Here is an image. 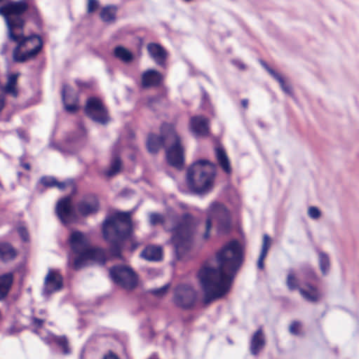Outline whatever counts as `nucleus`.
Returning a JSON list of instances; mask_svg holds the SVG:
<instances>
[{"label": "nucleus", "instance_id": "obj_20", "mask_svg": "<svg viewBox=\"0 0 359 359\" xmlns=\"http://www.w3.org/2000/svg\"><path fill=\"white\" fill-rule=\"evenodd\" d=\"M141 79V86L143 88L160 86L163 80L162 74L154 69H149L144 72Z\"/></svg>", "mask_w": 359, "mask_h": 359}, {"label": "nucleus", "instance_id": "obj_21", "mask_svg": "<svg viewBox=\"0 0 359 359\" xmlns=\"http://www.w3.org/2000/svg\"><path fill=\"white\" fill-rule=\"evenodd\" d=\"M165 140L166 137L163 135L149 133L146 143L149 153L155 155L158 153L161 149H165Z\"/></svg>", "mask_w": 359, "mask_h": 359}, {"label": "nucleus", "instance_id": "obj_32", "mask_svg": "<svg viewBox=\"0 0 359 359\" xmlns=\"http://www.w3.org/2000/svg\"><path fill=\"white\" fill-rule=\"evenodd\" d=\"M27 42V39H22L21 41H15L17 43L16 47L13 50V59L15 62H25L29 60V57L27 55L26 50L25 52H20V48L24 46L25 44Z\"/></svg>", "mask_w": 359, "mask_h": 359}, {"label": "nucleus", "instance_id": "obj_6", "mask_svg": "<svg viewBox=\"0 0 359 359\" xmlns=\"http://www.w3.org/2000/svg\"><path fill=\"white\" fill-rule=\"evenodd\" d=\"M86 144V133L84 127L80 124L79 130L66 135L62 144L51 142L49 145L64 155H74L84 147Z\"/></svg>", "mask_w": 359, "mask_h": 359}, {"label": "nucleus", "instance_id": "obj_57", "mask_svg": "<svg viewBox=\"0 0 359 359\" xmlns=\"http://www.w3.org/2000/svg\"><path fill=\"white\" fill-rule=\"evenodd\" d=\"M27 10H28L27 14L32 20L33 18H34L35 16L39 15L37 8L34 6L30 7L29 8H28Z\"/></svg>", "mask_w": 359, "mask_h": 359}, {"label": "nucleus", "instance_id": "obj_45", "mask_svg": "<svg viewBox=\"0 0 359 359\" xmlns=\"http://www.w3.org/2000/svg\"><path fill=\"white\" fill-rule=\"evenodd\" d=\"M169 288V285H165L160 288L153 289L150 290V292L156 297H162L165 295Z\"/></svg>", "mask_w": 359, "mask_h": 359}, {"label": "nucleus", "instance_id": "obj_8", "mask_svg": "<svg viewBox=\"0 0 359 359\" xmlns=\"http://www.w3.org/2000/svg\"><path fill=\"white\" fill-rule=\"evenodd\" d=\"M173 139L171 144L165 147L166 162L171 167L182 170L185 163L184 147L180 136L176 133H173Z\"/></svg>", "mask_w": 359, "mask_h": 359}, {"label": "nucleus", "instance_id": "obj_2", "mask_svg": "<svg viewBox=\"0 0 359 359\" xmlns=\"http://www.w3.org/2000/svg\"><path fill=\"white\" fill-rule=\"evenodd\" d=\"M132 214V211L116 210L107 215L101 225V233L109 247H140Z\"/></svg>", "mask_w": 359, "mask_h": 359}, {"label": "nucleus", "instance_id": "obj_13", "mask_svg": "<svg viewBox=\"0 0 359 359\" xmlns=\"http://www.w3.org/2000/svg\"><path fill=\"white\" fill-rule=\"evenodd\" d=\"M287 285L291 290L299 289L302 296L308 302H315L320 297L318 290L310 284H306V288L299 287L298 281L292 271H290L287 275Z\"/></svg>", "mask_w": 359, "mask_h": 359}, {"label": "nucleus", "instance_id": "obj_49", "mask_svg": "<svg viewBox=\"0 0 359 359\" xmlns=\"http://www.w3.org/2000/svg\"><path fill=\"white\" fill-rule=\"evenodd\" d=\"M18 231L23 242L26 243L29 241V233L25 227L20 226Z\"/></svg>", "mask_w": 359, "mask_h": 359}, {"label": "nucleus", "instance_id": "obj_58", "mask_svg": "<svg viewBox=\"0 0 359 359\" xmlns=\"http://www.w3.org/2000/svg\"><path fill=\"white\" fill-rule=\"evenodd\" d=\"M32 22L39 29H41L43 27V21L40 17V15H36L33 18Z\"/></svg>", "mask_w": 359, "mask_h": 359}, {"label": "nucleus", "instance_id": "obj_60", "mask_svg": "<svg viewBox=\"0 0 359 359\" xmlns=\"http://www.w3.org/2000/svg\"><path fill=\"white\" fill-rule=\"evenodd\" d=\"M232 63L240 70L245 69V65L238 60H233Z\"/></svg>", "mask_w": 359, "mask_h": 359}, {"label": "nucleus", "instance_id": "obj_16", "mask_svg": "<svg viewBox=\"0 0 359 359\" xmlns=\"http://www.w3.org/2000/svg\"><path fill=\"white\" fill-rule=\"evenodd\" d=\"M62 287V277L57 271L49 270L45 278L43 294H50Z\"/></svg>", "mask_w": 359, "mask_h": 359}, {"label": "nucleus", "instance_id": "obj_46", "mask_svg": "<svg viewBox=\"0 0 359 359\" xmlns=\"http://www.w3.org/2000/svg\"><path fill=\"white\" fill-rule=\"evenodd\" d=\"M0 15L4 18L5 21L11 16V11L9 10L8 2L0 6Z\"/></svg>", "mask_w": 359, "mask_h": 359}, {"label": "nucleus", "instance_id": "obj_51", "mask_svg": "<svg viewBox=\"0 0 359 359\" xmlns=\"http://www.w3.org/2000/svg\"><path fill=\"white\" fill-rule=\"evenodd\" d=\"M99 7V2L97 0H88V12L93 13L95 12Z\"/></svg>", "mask_w": 359, "mask_h": 359}, {"label": "nucleus", "instance_id": "obj_26", "mask_svg": "<svg viewBox=\"0 0 359 359\" xmlns=\"http://www.w3.org/2000/svg\"><path fill=\"white\" fill-rule=\"evenodd\" d=\"M114 56L124 63H130L135 59L133 52L121 45L116 46L114 48Z\"/></svg>", "mask_w": 359, "mask_h": 359}, {"label": "nucleus", "instance_id": "obj_3", "mask_svg": "<svg viewBox=\"0 0 359 359\" xmlns=\"http://www.w3.org/2000/svg\"><path fill=\"white\" fill-rule=\"evenodd\" d=\"M215 164L208 159L194 161L187 170L186 182L191 193L202 196L210 192L214 184Z\"/></svg>", "mask_w": 359, "mask_h": 359}, {"label": "nucleus", "instance_id": "obj_30", "mask_svg": "<svg viewBox=\"0 0 359 359\" xmlns=\"http://www.w3.org/2000/svg\"><path fill=\"white\" fill-rule=\"evenodd\" d=\"M11 16H22L27 11L28 4L25 0L8 2Z\"/></svg>", "mask_w": 359, "mask_h": 359}, {"label": "nucleus", "instance_id": "obj_42", "mask_svg": "<svg viewBox=\"0 0 359 359\" xmlns=\"http://www.w3.org/2000/svg\"><path fill=\"white\" fill-rule=\"evenodd\" d=\"M39 183L46 188H52L55 187L56 178L53 176L44 175L40 178Z\"/></svg>", "mask_w": 359, "mask_h": 359}, {"label": "nucleus", "instance_id": "obj_40", "mask_svg": "<svg viewBox=\"0 0 359 359\" xmlns=\"http://www.w3.org/2000/svg\"><path fill=\"white\" fill-rule=\"evenodd\" d=\"M52 339L62 348L65 354H68L69 353L67 347V339L65 337L53 335L52 336Z\"/></svg>", "mask_w": 359, "mask_h": 359}, {"label": "nucleus", "instance_id": "obj_17", "mask_svg": "<svg viewBox=\"0 0 359 359\" xmlns=\"http://www.w3.org/2000/svg\"><path fill=\"white\" fill-rule=\"evenodd\" d=\"M84 198L90 201V203H89L85 201L79 202L77 204L79 212L82 216H88L96 213L100 208V203L97 196L95 194H88L85 195Z\"/></svg>", "mask_w": 359, "mask_h": 359}, {"label": "nucleus", "instance_id": "obj_56", "mask_svg": "<svg viewBox=\"0 0 359 359\" xmlns=\"http://www.w3.org/2000/svg\"><path fill=\"white\" fill-rule=\"evenodd\" d=\"M71 180H67L66 182H58L56 180L55 187H57L60 190L64 191L65 188L71 184Z\"/></svg>", "mask_w": 359, "mask_h": 359}, {"label": "nucleus", "instance_id": "obj_5", "mask_svg": "<svg viewBox=\"0 0 359 359\" xmlns=\"http://www.w3.org/2000/svg\"><path fill=\"white\" fill-rule=\"evenodd\" d=\"M90 261L104 264L106 255L103 248H71L68 252V265L75 270L86 266Z\"/></svg>", "mask_w": 359, "mask_h": 359}, {"label": "nucleus", "instance_id": "obj_10", "mask_svg": "<svg viewBox=\"0 0 359 359\" xmlns=\"http://www.w3.org/2000/svg\"><path fill=\"white\" fill-rule=\"evenodd\" d=\"M85 114L93 121L101 124H106L109 119L107 109L102 100L94 96L87 100Z\"/></svg>", "mask_w": 359, "mask_h": 359}, {"label": "nucleus", "instance_id": "obj_41", "mask_svg": "<svg viewBox=\"0 0 359 359\" xmlns=\"http://www.w3.org/2000/svg\"><path fill=\"white\" fill-rule=\"evenodd\" d=\"M276 80L282 89V90L287 95L292 96V90L290 85L287 84L285 81L284 78L280 74L276 75V77L273 78Z\"/></svg>", "mask_w": 359, "mask_h": 359}, {"label": "nucleus", "instance_id": "obj_4", "mask_svg": "<svg viewBox=\"0 0 359 359\" xmlns=\"http://www.w3.org/2000/svg\"><path fill=\"white\" fill-rule=\"evenodd\" d=\"M197 225V219L191 213H183L167 230L171 233L168 243L172 247H191L194 241Z\"/></svg>", "mask_w": 359, "mask_h": 359}, {"label": "nucleus", "instance_id": "obj_37", "mask_svg": "<svg viewBox=\"0 0 359 359\" xmlns=\"http://www.w3.org/2000/svg\"><path fill=\"white\" fill-rule=\"evenodd\" d=\"M67 88V85L63 84L62 89V100L65 105V110L70 114H75L78 109L79 106L76 104H67L66 103V88Z\"/></svg>", "mask_w": 359, "mask_h": 359}, {"label": "nucleus", "instance_id": "obj_19", "mask_svg": "<svg viewBox=\"0 0 359 359\" xmlns=\"http://www.w3.org/2000/svg\"><path fill=\"white\" fill-rule=\"evenodd\" d=\"M67 241L69 247H94L88 234L77 229L70 231Z\"/></svg>", "mask_w": 359, "mask_h": 359}, {"label": "nucleus", "instance_id": "obj_33", "mask_svg": "<svg viewBox=\"0 0 359 359\" xmlns=\"http://www.w3.org/2000/svg\"><path fill=\"white\" fill-rule=\"evenodd\" d=\"M194 248H174L173 255L178 261L186 262L195 256Z\"/></svg>", "mask_w": 359, "mask_h": 359}, {"label": "nucleus", "instance_id": "obj_29", "mask_svg": "<svg viewBox=\"0 0 359 359\" xmlns=\"http://www.w3.org/2000/svg\"><path fill=\"white\" fill-rule=\"evenodd\" d=\"M13 280V276L11 273L0 276V300L3 299L8 294Z\"/></svg>", "mask_w": 359, "mask_h": 359}, {"label": "nucleus", "instance_id": "obj_34", "mask_svg": "<svg viewBox=\"0 0 359 359\" xmlns=\"http://www.w3.org/2000/svg\"><path fill=\"white\" fill-rule=\"evenodd\" d=\"M318 262L320 271L323 274H326L329 271L330 266V258L328 255L323 252L319 251Z\"/></svg>", "mask_w": 359, "mask_h": 359}, {"label": "nucleus", "instance_id": "obj_44", "mask_svg": "<svg viewBox=\"0 0 359 359\" xmlns=\"http://www.w3.org/2000/svg\"><path fill=\"white\" fill-rule=\"evenodd\" d=\"M268 250H269V248H262V250L259 254V258L257 260V268L259 270H263L264 268V260L268 255Z\"/></svg>", "mask_w": 359, "mask_h": 359}, {"label": "nucleus", "instance_id": "obj_35", "mask_svg": "<svg viewBox=\"0 0 359 359\" xmlns=\"http://www.w3.org/2000/svg\"><path fill=\"white\" fill-rule=\"evenodd\" d=\"M149 222L152 226L157 225H164L165 223V217L163 215L158 212H151L149 215Z\"/></svg>", "mask_w": 359, "mask_h": 359}, {"label": "nucleus", "instance_id": "obj_15", "mask_svg": "<svg viewBox=\"0 0 359 359\" xmlns=\"http://www.w3.org/2000/svg\"><path fill=\"white\" fill-rule=\"evenodd\" d=\"M189 127L196 137H206L209 135V121L203 116H192L190 118Z\"/></svg>", "mask_w": 359, "mask_h": 359}, {"label": "nucleus", "instance_id": "obj_1", "mask_svg": "<svg viewBox=\"0 0 359 359\" xmlns=\"http://www.w3.org/2000/svg\"><path fill=\"white\" fill-rule=\"evenodd\" d=\"M243 248H222L217 253L215 264L205 262L198 272L204 292V303L222 297L230 290L236 272L242 265Z\"/></svg>", "mask_w": 359, "mask_h": 359}, {"label": "nucleus", "instance_id": "obj_39", "mask_svg": "<svg viewBox=\"0 0 359 359\" xmlns=\"http://www.w3.org/2000/svg\"><path fill=\"white\" fill-rule=\"evenodd\" d=\"M122 249L123 248H103L106 255V261L109 257L122 260Z\"/></svg>", "mask_w": 359, "mask_h": 359}, {"label": "nucleus", "instance_id": "obj_36", "mask_svg": "<svg viewBox=\"0 0 359 359\" xmlns=\"http://www.w3.org/2000/svg\"><path fill=\"white\" fill-rule=\"evenodd\" d=\"M237 231L239 235V238L231 239L229 241L223 244L222 247H244V243H243V241L244 240V233L240 227L237 229Z\"/></svg>", "mask_w": 359, "mask_h": 359}, {"label": "nucleus", "instance_id": "obj_28", "mask_svg": "<svg viewBox=\"0 0 359 359\" xmlns=\"http://www.w3.org/2000/svg\"><path fill=\"white\" fill-rule=\"evenodd\" d=\"M140 256L149 262H158L163 258L162 248H144Z\"/></svg>", "mask_w": 359, "mask_h": 359}, {"label": "nucleus", "instance_id": "obj_7", "mask_svg": "<svg viewBox=\"0 0 359 359\" xmlns=\"http://www.w3.org/2000/svg\"><path fill=\"white\" fill-rule=\"evenodd\" d=\"M112 281L126 290H133L137 284V278L133 270L124 265H118L109 270Z\"/></svg>", "mask_w": 359, "mask_h": 359}, {"label": "nucleus", "instance_id": "obj_50", "mask_svg": "<svg viewBox=\"0 0 359 359\" xmlns=\"http://www.w3.org/2000/svg\"><path fill=\"white\" fill-rule=\"evenodd\" d=\"M260 63L262 66L267 71V72L273 77H276L279 73L272 69L265 61L261 60Z\"/></svg>", "mask_w": 359, "mask_h": 359}, {"label": "nucleus", "instance_id": "obj_25", "mask_svg": "<svg viewBox=\"0 0 359 359\" xmlns=\"http://www.w3.org/2000/svg\"><path fill=\"white\" fill-rule=\"evenodd\" d=\"M215 156L218 164L222 170L226 173L230 174L231 172V168L225 149L222 147H217L215 148Z\"/></svg>", "mask_w": 359, "mask_h": 359}, {"label": "nucleus", "instance_id": "obj_55", "mask_svg": "<svg viewBox=\"0 0 359 359\" xmlns=\"http://www.w3.org/2000/svg\"><path fill=\"white\" fill-rule=\"evenodd\" d=\"M302 273L309 280H313L316 279L315 273L311 268H306Z\"/></svg>", "mask_w": 359, "mask_h": 359}, {"label": "nucleus", "instance_id": "obj_11", "mask_svg": "<svg viewBox=\"0 0 359 359\" xmlns=\"http://www.w3.org/2000/svg\"><path fill=\"white\" fill-rule=\"evenodd\" d=\"M196 299V292L194 288L188 285H178L175 290L174 302L184 309L192 307Z\"/></svg>", "mask_w": 359, "mask_h": 359}, {"label": "nucleus", "instance_id": "obj_9", "mask_svg": "<svg viewBox=\"0 0 359 359\" xmlns=\"http://www.w3.org/2000/svg\"><path fill=\"white\" fill-rule=\"evenodd\" d=\"M212 215L217 221L219 236H228L232 231V220L229 210L222 204L212 203Z\"/></svg>", "mask_w": 359, "mask_h": 359}, {"label": "nucleus", "instance_id": "obj_27", "mask_svg": "<svg viewBox=\"0 0 359 359\" xmlns=\"http://www.w3.org/2000/svg\"><path fill=\"white\" fill-rule=\"evenodd\" d=\"M25 38H27V41H33L34 39L38 40V44L36 46H35L32 49L26 50L29 60L33 59L36 57V55L41 51L43 48V39L39 34L35 33L31 34L29 36H26Z\"/></svg>", "mask_w": 359, "mask_h": 359}, {"label": "nucleus", "instance_id": "obj_52", "mask_svg": "<svg viewBox=\"0 0 359 359\" xmlns=\"http://www.w3.org/2000/svg\"><path fill=\"white\" fill-rule=\"evenodd\" d=\"M301 324L298 321H294L291 323L289 330L290 332L292 334L297 335L299 334V330L300 328Z\"/></svg>", "mask_w": 359, "mask_h": 359}, {"label": "nucleus", "instance_id": "obj_24", "mask_svg": "<svg viewBox=\"0 0 359 359\" xmlns=\"http://www.w3.org/2000/svg\"><path fill=\"white\" fill-rule=\"evenodd\" d=\"M20 73H9L7 76V82L3 88V90L6 94L11 95L13 97L18 96V90L17 89L18 79Z\"/></svg>", "mask_w": 359, "mask_h": 359}, {"label": "nucleus", "instance_id": "obj_63", "mask_svg": "<svg viewBox=\"0 0 359 359\" xmlns=\"http://www.w3.org/2000/svg\"><path fill=\"white\" fill-rule=\"evenodd\" d=\"M20 166H22L24 169L27 170H29L31 169V165L29 163H22V164H20Z\"/></svg>", "mask_w": 359, "mask_h": 359}, {"label": "nucleus", "instance_id": "obj_18", "mask_svg": "<svg viewBox=\"0 0 359 359\" xmlns=\"http://www.w3.org/2000/svg\"><path fill=\"white\" fill-rule=\"evenodd\" d=\"M147 50L156 65L161 67H165L168 52L163 46L158 43L151 42L147 44Z\"/></svg>", "mask_w": 359, "mask_h": 359}, {"label": "nucleus", "instance_id": "obj_47", "mask_svg": "<svg viewBox=\"0 0 359 359\" xmlns=\"http://www.w3.org/2000/svg\"><path fill=\"white\" fill-rule=\"evenodd\" d=\"M309 215L312 219H318L320 217L321 212L318 208L311 206L309 208Z\"/></svg>", "mask_w": 359, "mask_h": 359}, {"label": "nucleus", "instance_id": "obj_38", "mask_svg": "<svg viewBox=\"0 0 359 359\" xmlns=\"http://www.w3.org/2000/svg\"><path fill=\"white\" fill-rule=\"evenodd\" d=\"M15 248H0V259L8 262L14 259L16 256Z\"/></svg>", "mask_w": 359, "mask_h": 359}, {"label": "nucleus", "instance_id": "obj_23", "mask_svg": "<svg viewBox=\"0 0 359 359\" xmlns=\"http://www.w3.org/2000/svg\"><path fill=\"white\" fill-rule=\"evenodd\" d=\"M123 163L119 154L113 153L109 169L104 170L102 173L106 177L111 178L120 172Z\"/></svg>", "mask_w": 359, "mask_h": 359}, {"label": "nucleus", "instance_id": "obj_43", "mask_svg": "<svg viewBox=\"0 0 359 359\" xmlns=\"http://www.w3.org/2000/svg\"><path fill=\"white\" fill-rule=\"evenodd\" d=\"M201 90L202 93L201 106L203 109L209 110V109L210 108V101L209 99V95L203 86L201 87Z\"/></svg>", "mask_w": 359, "mask_h": 359}, {"label": "nucleus", "instance_id": "obj_62", "mask_svg": "<svg viewBox=\"0 0 359 359\" xmlns=\"http://www.w3.org/2000/svg\"><path fill=\"white\" fill-rule=\"evenodd\" d=\"M5 107V99L2 95H0V112Z\"/></svg>", "mask_w": 359, "mask_h": 359}, {"label": "nucleus", "instance_id": "obj_64", "mask_svg": "<svg viewBox=\"0 0 359 359\" xmlns=\"http://www.w3.org/2000/svg\"><path fill=\"white\" fill-rule=\"evenodd\" d=\"M241 105L243 108H247L248 107V99H243L241 100Z\"/></svg>", "mask_w": 359, "mask_h": 359}, {"label": "nucleus", "instance_id": "obj_31", "mask_svg": "<svg viewBox=\"0 0 359 359\" xmlns=\"http://www.w3.org/2000/svg\"><path fill=\"white\" fill-rule=\"evenodd\" d=\"M116 11L117 7L116 6H106L100 11V18L105 23H111L116 20Z\"/></svg>", "mask_w": 359, "mask_h": 359}, {"label": "nucleus", "instance_id": "obj_61", "mask_svg": "<svg viewBox=\"0 0 359 359\" xmlns=\"http://www.w3.org/2000/svg\"><path fill=\"white\" fill-rule=\"evenodd\" d=\"M102 359H119L118 357L113 353L112 352H109L108 354L105 355Z\"/></svg>", "mask_w": 359, "mask_h": 359}, {"label": "nucleus", "instance_id": "obj_22", "mask_svg": "<svg viewBox=\"0 0 359 359\" xmlns=\"http://www.w3.org/2000/svg\"><path fill=\"white\" fill-rule=\"evenodd\" d=\"M266 344L265 337L261 328L257 330L252 335L250 340V351L253 355H257L264 348Z\"/></svg>", "mask_w": 359, "mask_h": 359}, {"label": "nucleus", "instance_id": "obj_53", "mask_svg": "<svg viewBox=\"0 0 359 359\" xmlns=\"http://www.w3.org/2000/svg\"><path fill=\"white\" fill-rule=\"evenodd\" d=\"M75 83L80 88V90H83L85 88H90L92 86V83L89 81H83L80 79H76Z\"/></svg>", "mask_w": 359, "mask_h": 359}, {"label": "nucleus", "instance_id": "obj_48", "mask_svg": "<svg viewBox=\"0 0 359 359\" xmlns=\"http://www.w3.org/2000/svg\"><path fill=\"white\" fill-rule=\"evenodd\" d=\"M212 223L210 217H208L205 220V231L203 235V239L206 240L210 238V231L212 229Z\"/></svg>", "mask_w": 359, "mask_h": 359}, {"label": "nucleus", "instance_id": "obj_14", "mask_svg": "<svg viewBox=\"0 0 359 359\" xmlns=\"http://www.w3.org/2000/svg\"><path fill=\"white\" fill-rule=\"evenodd\" d=\"M5 22L8 29V38L10 41L15 42L22 39H27L22 33H15V30H22L25 27V21L22 16H11Z\"/></svg>", "mask_w": 359, "mask_h": 359}, {"label": "nucleus", "instance_id": "obj_54", "mask_svg": "<svg viewBox=\"0 0 359 359\" xmlns=\"http://www.w3.org/2000/svg\"><path fill=\"white\" fill-rule=\"evenodd\" d=\"M44 320L39 319L36 317L31 318V325L36 329L41 328L44 323Z\"/></svg>", "mask_w": 359, "mask_h": 359}, {"label": "nucleus", "instance_id": "obj_59", "mask_svg": "<svg viewBox=\"0 0 359 359\" xmlns=\"http://www.w3.org/2000/svg\"><path fill=\"white\" fill-rule=\"evenodd\" d=\"M271 238L268 234H264L263 236V242L261 247H270L271 245Z\"/></svg>", "mask_w": 359, "mask_h": 359}, {"label": "nucleus", "instance_id": "obj_12", "mask_svg": "<svg viewBox=\"0 0 359 359\" xmlns=\"http://www.w3.org/2000/svg\"><path fill=\"white\" fill-rule=\"evenodd\" d=\"M56 214L64 224L72 222L76 218L74 207L72 204L69 196L61 198L56 205Z\"/></svg>", "mask_w": 359, "mask_h": 359}]
</instances>
